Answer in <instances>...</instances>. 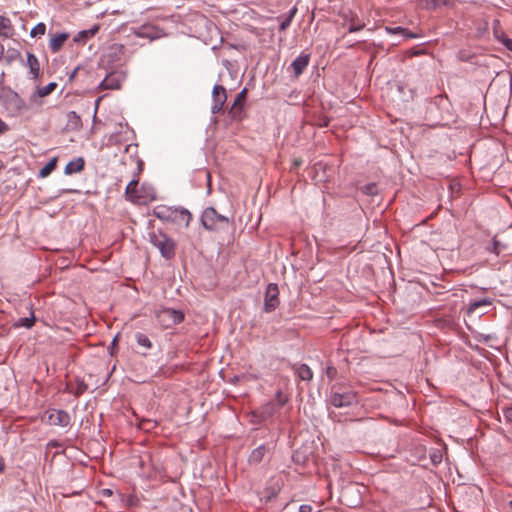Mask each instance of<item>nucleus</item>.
Instances as JSON below:
<instances>
[{
  "label": "nucleus",
  "instance_id": "11",
  "mask_svg": "<svg viewBox=\"0 0 512 512\" xmlns=\"http://www.w3.org/2000/svg\"><path fill=\"white\" fill-rule=\"evenodd\" d=\"M356 402V394L351 391L344 393L335 392L330 398V403L336 408L348 407Z\"/></svg>",
  "mask_w": 512,
  "mask_h": 512
},
{
  "label": "nucleus",
  "instance_id": "43",
  "mask_svg": "<svg viewBox=\"0 0 512 512\" xmlns=\"http://www.w3.org/2000/svg\"><path fill=\"white\" fill-rule=\"evenodd\" d=\"M86 390V385L84 383H80L77 387V390L74 392L75 395H81Z\"/></svg>",
  "mask_w": 512,
  "mask_h": 512
},
{
  "label": "nucleus",
  "instance_id": "33",
  "mask_svg": "<svg viewBox=\"0 0 512 512\" xmlns=\"http://www.w3.org/2000/svg\"><path fill=\"white\" fill-rule=\"evenodd\" d=\"M110 51L115 58H118V56L124 54L125 47L122 44H113L110 47Z\"/></svg>",
  "mask_w": 512,
  "mask_h": 512
},
{
  "label": "nucleus",
  "instance_id": "37",
  "mask_svg": "<svg viewBox=\"0 0 512 512\" xmlns=\"http://www.w3.org/2000/svg\"><path fill=\"white\" fill-rule=\"evenodd\" d=\"M499 40L508 50H510L512 52V39L508 38L505 35H502L499 38Z\"/></svg>",
  "mask_w": 512,
  "mask_h": 512
},
{
  "label": "nucleus",
  "instance_id": "31",
  "mask_svg": "<svg viewBox=\"0 0 512 512\" xmlns=\"http://www.w3.org/2000/svg\"><path fill=\"white\" fill-rule=\"evenodd\" d=\"M46 32V25L44 23H38L30 32L32 37L43 36Z\"/></svg>",
  "mask_w": 512,
  "mask_h": 512
},
{
  "label": "nucleus",
  "instance_id": "4",
  "mask_svg": "<svg viewBox=\"0 0 512 512\" xmlns=\"http://www.w3.org/2000/svg\"><path fill=\"white\" fill-rule=\"evenodd\" d=\"M201 222L204 228L210 231H218L229 226V219L219 214L213 207H207L203 211Z\"/></svg>",
  "mask_w": 512,
  "mask_h": 512
},
{
  "label": "nucleus",
  "instance_id": "16",
  "mask_svg": "<svg viewBox=\"0 0 512 512\" xmlns=\"http://www.w3.org/2000/svg\"><path fill=\"white\" fill-rule=\"evenodd\" d=\"M56 86V83L51 82L44 87H38L35 93L30 96V102L37 103L39 98L51 94L55 90Z\"/></svg>",
  "mask_w": 512,
  "mask_h": 512
},
{
  "label": "nucleus",
  "instance_id": "15",
  "mask_svg": "<svg viewBox=\"0 0 512 512\" xmlns=\"http://www.w3.org/2000/svg\"><path fill=\"white\" fill-rule=\"evenodd\" d=\"M69 38L68 33H59L51 35L49 47L53 53L58 52Z\"/></svg>",
  "mask_w": 512,
  "mask_h": 512
},
{
  "label": "nucleus",
  "instance_id": "27",
  "mask_svg": "<svg viewBox=\"0 0 512 512\" xmlns=\"http://www.w3.org/2000/svg\"><path fill=\"white\" fill-rule=\"evenodd\" d=\"M297 375L301 380L309 381L313 377L312 370L306 364H301L297 370Z\"/></svg>",
  "mask_w": 512,
  "mask_h": 512
},
{
  "label": "nucleus",
  "instance_id": "48",
  "mask_svg": "<svg viewBox=\"0 0 512 512\" xmlns=\"http://www.w3.org/2000/svg\"><path fill=\"white\" fill-rule=\"evenodd\" d=\"M151 424V422L149 420H143L141 423H140V427L143 428V429H148L146 427V425H149Z\"/></svg>",
  "mask_w": 512,
  "mask_h": 512
},
{
  "label": "nucleus",
  "instance_id": "21",
  "mask_svg": "<svg viewBox=\"0 0 512 512\" xmlns=\"http://www.w3.org/2000/svg\"><path fill=\"white\" fill-rule=\"evenodd\" d=\"M246 94H247V90L246 89H243L236 97L232 107H231V111L230 113L233 115V116H236L238 113L241 112L242 110V107H243V104L245 102V99H246Z\"/></svg>",
  "mask_w": 512,
  "mask_h": 512
},
{
  "label": "nucleus",
  "instance_id": "45",
  "mask_svg": "<svg viewBox=\"0 0 512 512\" xmlns=\"http://www.w3.org/2000/svg\"><path fill=\"white\" fill-rule=\"evenodd\" d=\"M464 257H465L466 261H470L473 257V251L470 249H466L464 252Z\"/></svg>",
  "mask_w": 512,
  "mask_h": 512
},
{
  "label": "nucleus",
  "instance_id": "14",
  "mask_svg": "<svg viewBox=\"0 0 512 512\" xmlns=\"http://www.w3.org/2000/svg\"><path fill=\"white\" fill-rule=\"evenodd\" d=\"M137 186H138V180H136V179L131 180L125 189V195L128 200L135 202V203H141L142 196L138 193Z\"/></svg>",
  "mask_w": 512,
  "mask_h": 512
},
{
  "label": "nucleus",
  "instance_id": "25",
  "mask_svg": "<svg viewBox=\"0 0 512 512\" xmlns=\"http://www.w3.org/2000/svg\"><path fill=\"white\" fill-rule=\"evenodd\" d=\"M387 30L390 33H393V34H401L406 39H413V38H418V37L421 36V34L411 32L407 28H403V27H400V26H397V27H394V28H387Z\"/></svg>",
  "mask_w": 512,
  "mask_h": 512
},
{
  "label": "nucleus",
  "instance_id": "44",
  "mask_svg": "<svg viewBox=\"0 0 512 512\" xmlns=\"http://www.w3.org/2000/svg\"><path fill=\"white\" fill-rule=\"evenodd\" d=\"M299 512H312V507L307 504L301 505L299 508Z\"/></svg>",
  "mask_w": 512,
  "mask_h": 512
},
{
  "label": "nucleus",
  "instance_id": "41",
  "mask_svg": "<svg viewBox=\"0 0 512 512\" xmlns=\"http://www.w3.org/2000/svg\"><path fill=\"white\" fill-rule=\"evenodd\" d=\"M442 460V456L440 454H437V453H433L431 454V461L434 463V464H438L440 463Z\"/></svg>",
  "mask_w": 512,
  "mask_h": 512
},
{
  "label": "nucleus",
  "instance_id": "32",
  "mask_svg": "<svg viewBox=\"0 0 512 512\" xmlns=\"http://www.w3.org/2000/svg\"><path fill=\"white\" fill-rule=\"evenodd\" d=\"M21 58V53L16 50V49H13V50H9L7 52V55L5 57V60L8 64L12 63L13 61L17 60V59H20Z\"/></svg>",
  "mask_w": 512,
  "mask_h": 512
},
{
  "label": "nucleus",
  "instance_id": "19",
  "mask_svg": "<svg viewBox=\"0 0 512 512\" xmlns=\"http://www.w3.org/2000/svg\"><path fill=\"white\" fill-rule=\"evenodd\" d=\"M14 28L10 19L0 15V36L9 38L13 35Z\"/></svg>",
  "mask_w": 512,
  "mask_h": 512
},
{
  "label": "nucleus",
  "instance_id": "8",
  "mask_svg": "<svg viewBox=\"0 0 512 512\" xmlns=\"http://www.w3.org/2000/svg\"><path fill=\"white\" fill-rule=\"evenodd\" d=\"M279 289L275 283H270L266 288L264 310L267 313L274 311L279 305Z\"/></svg>",
  "mask_w": 512,
  "mask_h": 512
},
{
  "label": "nucleus",
  "instance_id": "24",
  "mask_svg": "<svg viewBox=\"0 0 512 512\" xmlns=\"http://www.w3.org/2000/svg\"><path fill=\"white\" fill-rule=\"evenodd\" d=\"M266 454V447L264 445H261L257 448H255L251 454L249 455V462L253 464H257L262 461Z\"/></svg>",
  "mask_w": 512,
  "mask_h": 512
},
{
  "label": "nucleus",
  "instance_id": "17",
  "mask_svg": "<svg viewBox=\"0 0 512 512\" xmlns=\"http://www.w3.org/2000/svg\"><path fill=\"white\" fill-rule=\"evenodd\" d=\"M98 31V25H94L92 28L87 30H82L74 37V42L84 44L88 39L94 37Z\"/></svg>",
  "mask_w": 512,
  "mask_h": 512
},
{
  "label": "nucleus",
  "instance_id": "13",
  "mask_svg": "<svg viewBox=\"0 0 512 512\" xmlns=\"http://www.w3.org/2000/svg\"><path fill=\"white\" fill-rule=\"evenodd\" d=\"M310 61V55L301 53L292 63L291 67L294 71L295 77H299Z\"/></svg>",
  "mask_w": 512,
  "mask_h": 512
},
{
  "label": "nucleus",
  "instance_id": "46",
  "mask_svg": "<svg viewBox=\"0 0 512 512\" xmlns=\"http://www.w3.org/2000/svg\"><path fill=\"white\" fill-rule=\"evenodd\" d=\"M505 416L508 420L512 421V408H508L506 411H505Z\"/></svg>",
  "mask_w": 512,
  "mask_h": 512
},
{
  "label": "nucleus",
  "instance_id": "39",
  "mask_svg": "<svg viewBox=\"0 0 512 512\" xmlns=\"http://www.w3.org/2000/svg\"><path fill=\"white\" fill-rule=\"evenodd\" d=\"M459 133L462 134V138H464L468 144L470 138V130L467 127H463Z\"/></svg>",
  "mask_w": 512,
  "mask_h": 512
},
{
  "label": "nucleus",
  "instance_id": "18",
  "mask_svg": "<svg viewBox=\"0 0 512 512\" xmlns=\"http://www.w3.org/2000/svg\"><path fill=\"white\" fill-rule=\"evenodd\" d=\"M27 66L29 67L30 74L32 75V77L34 79L39 78V76H40L39 61H38L37 57L32 53L27 54Z\"/></svg>",
  "mask_w": 512,
  "mask_h": 512
},
{
  "label": "nucleus",
  "instance_id": "52",
  "mask_svg": "<svg viewBox=\"0 0 512 512\" xmlns=\"http://www.w3.org/2000/svg\"><path fill=\"white\" fill-rule=\"evenodd\" d=\"M510 505L512 506V501L510 502Z\"/></svg>",
  "mask_w": 512,
  "mask_h": 512
},
{
  "label": "nucleus",
  "instance_id": "6",
  "mask_svg": "<svg viewBox=\"0 0 512 512\" xmlns=\"http://www.w3.org/2000/svg\"><path fill=\"white\" fill-rule=\"evenodd\" d=\"M156 317L166 327L179 324L184 320V314L182 311L170 308H163L157 311Z\"/></svg>",
  "mask_w": 512,
  "mask_h": 512
},
{
  "label": "nucleus",
  "instance_id": "29",
  "mask_svg": "<svg viewBox=\"0 0 512 512\" xmlns=\"http://www.w3.org/2000/svg\"><path fill=\"white\" fill-rule=\"evenodd\" d=\"M297 13V7L294 6L286 16V18L280 23L279 29L281 31H285L291 24L293 18L295 17Z\"/></svg>",
  "mask_w": 512,
  "mask_h": 512
},
{
  "label": "nucleus",
  "instance_id": "50",
  "mask_svg": "<svg viewBox=\"0 0 512 512\" xmlns=\"http://www.w3.org/2000/svg\"><path fill=\"white\" fill-rule=\"evenodd\" d=\"M3 54H4V47H3V45L0 43V60L3 58Z\"/></svg>",
  "mask_w": 512,
  "mask_h": 512
},
{
  "label": "nucleus",
  "instance_id": "38",
  "mask_svg": "<svg viewBox=\"0 0 512 512\" xmlns=\"http://www.w3.org/2000/svg\"><path fill=\"white\" fill-rule=\"evenodd\" d=\"M21 326H25L27 328L32 327L34 324V318H22L21 320Z\"/></svg>",
  "mask_w": 512,
  "mask_h": 512
},
{
  "label": "nucleus",
  "instance_id": "1",
  "mask_svg": "<svg viewBox=\"0 0 512 512\" xmlns=\"http://www.w3.org/2000/svg\"><path fill=\"white\" fill-rule=\"evenodd\" d=\"M469 205V196L462 192L459 178H450V214L459 217L467 212Z\"/></svg>",
  "mask_w": 512,
  "mask_h": 512
},
{
  "label": "nucleus",
  "instance_id": "23",
  "mask_svg": "<svg viewBox=\"0 0 512 512\" xmlns=\"http://www.w3.org/2000/svg\"><path fill=\"white\" fill-rule=\"evenodd\" d=\"M82 126L80 116L75 111H70L67 114V127L71 130H79Z\"/></svg>",
  "mask_w": 512,
  "mask_h": 512
},
{
  "label": "nucleus",
  "instance_id": "26",
  "mask_svg": "<svg viewBox=\"0 0 512 512\" xmlns=\"http://www.w3.org/2000/svg\"><path fill=\"white\" fill-rule=\"evenodd\" d=\"M492 302L488 298H483L480 300L473 301L468 306V313H473L477 311L478 309H481L483 307L491 306Z\"/></svg>",
  "mask_w": 512,
  "mask_h": 512
},
{
  "label": "nucleus",
  "instance_id": "47",
  "mask_svg": "<svg viewBox=\"0 0 512 512\" xmlns=\"http://www.w3.org/2000/svg\"><path fill=\"white\" fill-rule=\"evenodd\" d=\"M302 165V159H295L293 162V168L296 169Z\"/></svg>",
  "mask_w": 512,
  "mask_h": 512
},
{
  "label": "nucleus",
  "instance_id": "30",
  "mask_svg": "<svg viewBox=\"0 0 512 512\" xmlns=\"http://www.w3.org/2000/svg\"><path fill=\"white\" fill-rule=\"evenodd\" d=\"M135 339L139 345L143 346L146 349H150L152 347L150 339L143 333H137L135 335Z\"/></svg>",
  "mask_w": 512,
  "mask_h": 512
},
{
  "label": "nucleus",
  "instance_id": "40",
  "mask_svg": "<svg viewBox=\"0 0 512 512\" xmlns=\"http://www.w3.org/2000/svg\"><path fill=\"white\" fill-rule=\"evenodd\" d=\"M363 27H364V25H363V24H354V23H351V25H350V26H349V28H348V31H349V32H356V31L361 30Z\"/></svg>",
  "mask_w": 512,
  "mask_h": 512
},
{
  "label": "nucleus",
  "instance_id": "20",
  "mask_svg": "<svg viewBox=\"0 0 512 512\" xmlns=\"http://www.w3.org/2000/svg\"><path fill=\"white\" fill-rule=\"evenodd\" d=\"M279 407L274 402H269L264 405L260 412L261 421H266L275 415L278 411Z\"/></svg>",
  "mask_w": 512,
  "mask_h": 512
},
{
  "label": "nucleus",
  "instance_id": "3",
  "mask_svg": "<svg viewBox=\"0 0 512 512\" xmlns=\"http://www.w3.org/2000/svg\"><path fill=\"white\" fill-rule=\"evenodd\" d=\"M150 242L160 251L161 255L169 260L175 256V241L162 231L149 234Z\"/></svg>",
  "mask_w": 512,
  "mask_h": 512
},
{
  "label": "nucleus",
  "instance_id": "36",
  "mask_svg": "<svg viewBox=\"0 0 512 512\" xmlns=\"http://www.w3.org/2000/svg\"><path fill=\"white\" fill-rule=\"evenodd\" d=\"M276 398H277V403L276 405L281 408L282 406H284L286 404V402L288 401L287 397L285 395H283V393L281 391H278L277 392V395H276Z\"/></svg>",
  "mask_w": 512,
  "mask_h": 512
},
{
  "label": "nucleus",
  "instance_id": "9",
  "mask_svg": "<svg viewBox=\"0 0 512 512\" xmlns=\"http://www.w3.org/2000/svg\"><path fill=\"white\" fill-rule=\"evenodd\" d=\"M135 36L145 38L150 41L163 37L165 34L162 29L152 24H144L139 28L133 29Z\"/></svg>",
  "mask_w": 512,
  "mask_h": 512
},
{
  "label": "nucleus",
  "instance_id": "51",
  "mask_svg": "<svg viewBox=\"0 0 512 512\" xmlns=\"http://www.w3.org/2000/svg\"><path fill=\"white\" fill-rule=\"evenodd\" d=\"M4 471V463L2 461V459L0 458V473H2Z\"/></svg>",
  "mask_w": 512,
  "mask_h": 512
},
{
  "label": "nucleus",
  "instance_id": "7",
  "mask_svg": "<svg viewBox=\"0 0 512 512\" xmlns=\"http://www.w3.org/2000/svg\"><path fill=\"white\" fill-rule=\"evenodd\" d=\"M5 107L12 115H20L27 109L25 101L15 92L6 95Z\"/></svg>",
  "mask_w": 512,
  "mask_h": 512
},
{
  "label": "nucleus",
  "instance_id": "28",
  "mask_svg": "<svg viewBox=\"0 0 512 512\" xmlns=\"http://www.w3.org/2000/svg\"><path fill=\"white\" fill-rule=\"evenodd\" d=\"M57 164V158L51 159L39 172V176L45 178L49 176L52 171L55 170Z\"/></svg>",
  "mask_w": 512,
  "mask_h": 512
},
{
  "label": "nucleus",
  "instance_id": "5",
  "mask_svg": "<svg viewBox=\"0 0 512 512\" xmlns=\"http://www.w3.org/2000/svg\"><path fill=\"white\" fill-rule=\"evenodd\" d=\"M70 420L69 413L61 409H48L43 416V421L52 426L66 427Z\"/></svg>",
  "mask_w": 512,
  "mask_h": 512
},
{
  "label": "nucleus",
  "instance_id": "34",
  "mask_svg": "<svg viewBox=\"0 0 512 512\" xmlns=\"http://www.w3.org/2000/svg\"><path fill=\"white\" fill-rule=\"evenodd\" d=\"M362 191L368 195H376L378 192L377 186L374 183H370V184L363 186Z\"/></svg>",
  "mask_w": 512,
  "mask_h": 512
},
{
  "label": "nucleus",
  "instance_id": "42",
  "mask_svg": "<svg viewBox=\"0 0 512 512\" xmlns=\"http://www.w3.org/2000/svg\"><path fill=\"white\" fill-rule=\"evenodd\" d=\"M9 130V126L0 119V134H4Z\"/></svg>",
  "mask_w": 512,
  "mask_h": 512
},
{
  "label": "nucleus",
  "instance_id": "2",
  "mask_svg": "<svg viewBox=\"0 0 512 512\" xmlns=\"http://www.w3.org/2000/svg\"><path fill=\"white\" fill-rule=\"evenodd\" d=\"M154 215L162 221L183 225L185 228L189 226L192 220V215L187 209L165 205L155 207Z\"/></svg>",
  "mask_w": 512,
  "mask_h": 512
},
{
  "label": "nucleus",
  "instance_id": "49",
  "mask_svg": "<svg viewBox=\"0 0 512 512\" xmlns=\"http://www.w3.org/2000/svg\"><path fill=\"white\" fill-rule=\"evenodd\" d=\"M466 270V267H459L455 269H450V272H464Z\"/></svg>",
  "mask_w": 512,
  "mask_h": 512
},
{
  "label": "nucleus",
  "instance_id": "12",
  "mask_svg": "<svg viewBox=\"0 0 512 512\" xmlns=\"http://www.w3.org/2000/svg\"><path fill=\"white\" fill-rule=\"evenodd\" d=\"M213 98H214L213 112H217L222 109L223 104L225 103V101L227 99L225 88L221 85H215L213 88Z\"/></svg>",
  "mask_w": 512,
  "mask_h": 512
},
{
  "label": "nucleus",
  "instance_id": "10",
  "mask_svg": "<svg viewBox=\"0 0 512 512\" xmlns=\"http://www.w3.org/2000/svg\"><path fill=\"white\" fill-rule=\"evenodd\" d=\"M125 80V74L120 71H114L108 74L100 83L99 89L106 90H118L121 88L122 83Z\"/></svg>",
  "mask_w": 512,
  "mask_h": 512
},
{
  "label": "nucleus",
  "instance_id": "22",
  "mask_svg": "<svg viewBox=\"0 0 512 512\" xmlns=\"http://www.w3.org/2000/svg\"><path fill=\"white\" fill-rule=\"evenodd\" d=\"M84 168V160L82 158H77L73 161H70L65 167V173L67 175H71L74 173H78L82 171Z\"/></svg>",
  "mask_w": 512,
  "mask_h": 512
},
{
  "label": "nucleus",
  "instance_id": "35",
  "mask_svg": "<svg viewBox=\"0 0 512 512\" xmlns=\"http://www.w3.org/2000/svg\"><path fill=\"white\" fill-rule=\"evenodd\" d=\"M418 4L423 8L431 9L436 6V0H418Z\"/></svg>",
  "mask_w": 512,
  "mask_h": 512
}]
</instances>
